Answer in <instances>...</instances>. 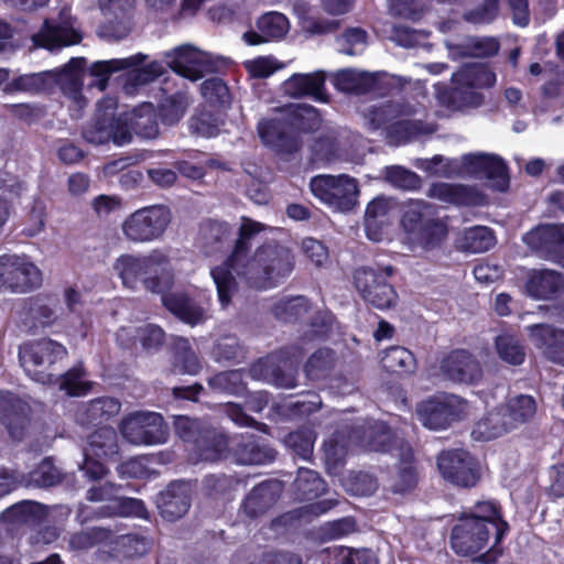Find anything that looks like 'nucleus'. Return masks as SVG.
I'll list each match as a JSON object with an SVG mask.
<instances>
[{"label":"nucleus","instance_id":"1","mask_svg":"<svg viewBox=\"0 0 564 564\" xmlns=\"http://www.w3.org/2000/svg\"><path fill=\"white\" fill-rule=\"evenodd\" d=\"M265 225L242 217L239 235L230 257L223 264L212 270L217 288L220 305L227 307L238 290L235 272L250 288L265 289L290 275L294 269V257L291 250L276 242L260 246L251 258L248 252L251 239L263 231Z\"/></svg>","mask_w":564,"mask_h":564},{"label":"nucleus","instance_id":"2","mask_svg":"<svg viewBox=\"0 0 564 564\" xmlns=\"http://www.w3.org/2000/svg\"><path fill=\"white\" fill-rule=\"evenodd\" d=\"M508 530L498 503L491 500L476 502L465 511L453 528L451 543L460 555H471L485 550L494 539L492 549L497 546Z\"/></svg>","mask_w":564,"mask_h":564},{"label":"nucleus","instance_id":"3","mask_svg":"<svg viewBox=\"0 0 564 564\" xmlns=\"http://www.w3.org/2000/svg\"><path fill=\"white\" fill-rule=\"evenodd\" d=\"M113 270L130 290L137 289L141 276L142 284L152 293H163L174 282L170 259L159 249L147 256L123 254L113 263Z\"/></svg>","mask_w":564,"mask_h":564},{"label":"nucleus","instance_id":"4","mask_svg":"<svg viewBox=\"0 0 564 564\" xmlns=\"http://www.w3.org/2000/svg\"><path fill=\"white\" fill-rule=\"evenodd\" d=\"M495 82V73L485 64H466L453 74L452 88L442 96V100L453 110L477 108L484 102L478 89L491 87Z\"/></svg>","mask_w":564,"mask_h":564},{"label":"nucleus","instance_id":"5","mask_svg":"<svg viewBox=\"0 0 564 564\" xmlns=\"http://www.w3.org/2000/svg\"><path fill=\"white\" fill-rule=\"evenodd\" d=\"M147 58L145 54L138 53L126 58L95 62L89 68V74L96 78L93 85L104 90L111 74L129 69L124 90L127 94H133L138 87L155 80L164 72L163 65L159 62H151L141 66Z\"/></svg>","mask_w":564,"mask_h":564},{"label":"nucleus","instance_id":"6","mask_svg":"<svg viewBox=\"0 0 564 564\" xmlns=\"http://www.w3.org/2000/svg\"><path fill=\"white\" fill-rule=\"evenodd\" d=\"M401 225L410 239L424 247L435 246L446 236V226L437 216V208L422 199L403 204Z\"/></svg>","mask_w":564,"mask_h":564},{"label":"nucleus","instance_id":"7","mask_svg":"<svg viewBox=\"0 0 564 564\" xmlns=\"http://www.w3.org/2000/svg\"><path fill=\"white\" fill-rule=\"evenodd\" d=\"M66 357L67 349L50 338L26 343L19 349V360L25 372L43 384L53 383L56 365Z\"/></svg>","mask_w":564,"mask_h":564},{"label":"nucleus","instance_id":"8","mask_svg":"<svg viewBox=\"0 0 564 564\" xmlns=\"http://www.w3.org/2000/svg\"><path fill=\"white\" fill-rule=\"evenodd\" d=\"M84 139L93 144H104L112 141L117 145L132 140L128 119L116 113V102L105 99L98 104L91 121L83 130Z\"/></svg>","mask_w":564,"mask_h":564},{"label":"nucleus","instance_id":"9","mask_svg":"<svg viewBox=\"0 0 564 564\" xmlns=\"http://www.w3.org/2000/svg\"><path fill=\"white\" fill-rule=\"evenodd\" d=\"M302 357L299 347H288L252 365L249 373L256 380H265L280 388H294L296 366Z\"/></svg>","mask_w":564,"mask_h":564},{"label":"nucleus","instance_id":"10","mask_svg":"<svg viewBox=\"0 0 564 564\" xmlns=\"http://www.w3.org/2000/svg\"><path fill=\"white\" fill-rule=\"evenodd\" d=\"M310 187L316 198L338 212H349L358 203V183L346 174L316 175Z\"/></svg>","mask_w":564,"mask_h":564},{"label":"nucleus","instance_id":"11","mask_svg":"<svg viewBox=\"0 0 564 564\" xmlns=\"http://www.w3.org/2000/svg\"><path fill=\"white\" fill-rule=\"evenodd\" d=\"M394 268L387 265L381 268L362 267L354 273V284L362 299L373 306L384 310L392 307L398 295L387 279L392 276Z\"/></svg>","mask_w":564,"mask_h":564},{"label":"nucleus","instance_id":"12","mask_svg":"<svg viewBox=\"0 0 564 564\" xmlns=\"http://www.w3.org/2000/svg\"><path fill=\"white\" fill-rule=\"evenodd\" d=\"M171 223V213L163 205L140 208L122 223V232L128 240L148 242L159 239Z\"/></svg>","mask_w":564,"mask_h":564},{"label":"nucleus","instance_id":"13","mask_svg":"<svg viewBox=\"0 0 564 564\" xmlns=\"http://www.w3.org/2000/svg\"><path fill=\"white\" fill-rule=\"evenodd\" d=\"M119 431L121 436L132 445L161 444L167 437L163 417L156 412H132L122 417Z\"/></svg>","mask_w":564,"mask_h":564},{"label":"nucleus","instance_id":"14","mask_svg":"<svg viewBox=\"0 0 564 564\" xmlns=\"http://www.w3.org/2000/svg\"><path fill=\"white\" fill-rule=\"evenodd\" d=\"M42 272L26 257L3 254L0 257V290L26 293L40 288Z\"/></svg>","mask_w":564,"mask_h":564},{"label":"nucleus","instance_id":"15","mask_svg":"<svg viewBox=\"0 0 564 564\" xmlns=\"http://www.w3.org/2000/svg\"><path fill=\"white\" fill-rule=\"evenodd\" d=\"M437 467L445 480L463 488L476 486L481 477L478 460L464 449L441 452L437 456Z\"/></svg>","mask_w":564,"mask_h":564},{"label":"nucleus","instance_id":"16","mask_svg":"<svg viewBox=\"0 0 564 564\" xmlns=\"http://www.w3.org/2000/svg\"><path fill=\"white\" fill-rule=\"evenodd\" d=\"M463 402L456 395H443L426 400L416 408L420 422L431 430H443L457 420Z\"/></svg>","mask_w":564,"mask_h":564},{"label":"nucleus","instance_id":"17","mask_svg":"<svg viewBox=\"0 0 564 564\" xmlns=\"http://www.w3.org/2000/svg\"><path fill=\"white\" fill-rule=\"evenodd\" d=\"M80 39V34L74 28L68 8L61 10L56 21L45 20L43 29L32 36L35 46L45 47L51 51L76 44Z\"/></svg>","mask_w":564,"mask_h":564},{"label":"nucleus","instance_id":"18","mask_svg":"<svg viewBox=\"0 0 564 564\" xmlns=\"http://www.w3.org/2000/svg\"><path fill=\"white\" fill-rule=\"evenodd\" d=\"M166 64L178 75L196 82L214 70L210 56L192 45H182L165 53Z\"/></svg>","mask_w":564,"mask_h":564},{"label":"nucleus","instance_id":"19","mask_svg":"<svg viewBox=\"0 0 564 564\" xmlns=\"http://www.w3.org/2000/svg\"><path fill=\"white\" fill-rule=\"evenodd\" d=\"M440 369L445 378L458 383L475 384L482 378L480 362L465 349H456L445 356Z\"/></svg>","mask_w":564,"mask_h":564},{"label":"nucleus","instance_id":"20","mask_svg":"<svg viewBox=\"0 0 564 564\" xmlns=\"http://www.w3.org/2000/svg\"><path fill=\"white\" fill-rule=\"evenodd\" d=\"M462 167L470 175L492 181V186L498 191L508 187L507 167L498 156L482 153L466 154L462 158Z\"/></svg>","mask_w":564,"mask_h":564},{"label":"nucleus","instance_id":"21","mask_svg":"<svg viewBox=\"0 0 564 564\" xmlns=\"http://www.w3.org/2000/svg\"><path fill=\"white\" fill-rule=\"evenodd\" d=\"M276 452L253 434H240L231 437V457L241 465H262L272 463Z\"/></svg>","mask_w":564,"mask_h":564},{"label":"nucleus","instance_id":"22","mask_svg":"<svg viewBox=\"0 0 564 564\" xmlns=\"http://www.w3.org/2000/svg\"><path fill=\"white\" fill-rule=\"evenodd\" d=\"M283 120L263 119L258 123V133L264 144L281 154H291L301 148L299 135L288 131Z\"/></svg>","mask_w":564,"mask_h":564},{"label":"nucleus","instance_id":"23","mask_svg":"<svg viewBox=\"0 0 564 564\" xmlns=\"http://www.w3.org/2000/svg\"><path fill=\"white\" fill-rule=\"evenodd\" d=\"M121 402L111 397H101L82 402L74 412L75 422L82 426L98 425L119 414Z\"/></svg>","mask_w":564,"mask_h":564},{"label":"nucleus","instance_id":"24","mask_svg":"<svg viewBox=\"0 0 564 564\" xmlns=\"http://www.w3.org/2000/svg\"><path fill=\"white\" fill-rule=\"evenodd\" d=\"M325 73L314 72L310 74H294L286 79L282 89L285 95L300 98L311 97L317 101L327 102L328 95L325 90Z\"/></svg>","mask_w":564,"mask_h":564},{"label":"nucleus","instance_id":"25","mask_svg":"<svg viewBox=\"0 0 564 564\" xmlns=\"http://www.w3.org/2000/svg\"><path fill=\"white\" fill-rule=\"evenodd\" d=\"M530 337L543 356L564 366V329L552 325L539 324L529 327Z\"/></svg>","mask_w":564,"mask_h":564},{"label":"nucleus","instance_id":"26","mask_svg":"<svg viewBox=\"0 0 564 564\" xmlns=\"http://www.w3.org/2000/svg\"><path fill=\"white\" fill-rule=\"evenodd\" d=\"M191 506V487L187 482H172L158 498V508L161 516L175 521L182 518Z\"/></svg>","mask_w":564,"mask_h":564},{"label":"nucleus","instance_id":"27","mask_svg":"<svg viewBox=\"0 0 564 564\" xmlns=\"http://www.w3.org/2000/svg\"><path fill=\"white\" fill-rule=\"evenodd\" d=\"M524 242L544 254L564 253V225H543L528 232Z\"/></svg>","mask_w":564,"mask_h":564},{"label":"nucleus","instance_id":"28","mask_svg":"<svg viewBox=\"0 0 564 564\" xmlns=\"http://www.w3.org/2000/svg\"><path fill=\"white\" fill-rule=\"evenodd\" d=\"M282 492L278 480L263 481L250 491L243 501V512L250 518H257L275 505Z\"/></svg>","mask_w":564,"mask_h":564},{"label":"nucleus","instance_id":"29","mask_svg":"<svg viewBox=\"0 0 564 564\" xmlns=\"http://www.w3.org/2000/svg\"><path fill=\"white\" fill-rule=\"evenodd\" d=\"M162 303L173 315L192 326L204 323L208 317L207 308L182 292L163 295Z\"/></svg>","mask_w":564,"mask_h":564},{"label":"nucleus","instance_id":"30","mask_svg":"<svg viewBox=\"0 0 564 564\" xmlns=\"http://www.w3.org/2000/svg\"><path fill=\"white\" fill-rule=\"evenodd\" d=\"M289 31V20L279 12H269L257 21V31H248L242 37L249 45H258L283 37Z\"/></svg>","mask_w":564,"mask_h":564},{"label":"nucleus","instance_id":"31","mask_svg":"<svg viewBox=\"0 0 564 564\" xmlns=\"http://www.w3.org/2000/svg\"><path fill=\"white\" fill-rule=\"evenodd\" d=\"M426 195L430 198L454 205H478L481 200V196L474 188L445 182L432 184Z\"/></svg>","mask_w":564,"mask_h":564},{"label":"nucleus","instance_id":"32","mask_svg":"<svg viewBox=\"0 0 564 564\" xmlns=\"http://www.w3.org/2000/svg\"><path fill=\"white\" fill-rule=\"evenodd\" d=\"M355 441L370 452H388L392 449V435L383 422L369 423L367 426L354 429Z\"/></svg>","mask_w":564,"mask_h":564},{"label":"nucleus","instance_id":"33","mask_svg":"<svg viewBox=\"0 0 564 564\" xmlns=\"http://www.w3.org/2000/svg\"><path fill=\"white\" fill-rule=\"evenodd\" d=\"M378 78V73L347 68L335 74L334 84L345 93L365 94L376 89Z\"/></svg>","mask_w":564,"mask_h":564},{"label":"nucleus","instance_id":"34","mask_svg":"<svg viewBox=\"0 0 564 564\" xmlns=\"http://www.w3.org/2000/svg\"><path fill=\"white\" fill-rule=\"evenodd\" d=\"M415 112V108L409 104L388 101L379 107L368 109L365 113V120L370 130H377L394 119L408 117Z\"/></svg>","mask_w":564,"mask_h":564},{"label":"nucleus","instance_id":"35","mask_svg":"<svg viewBox=\"0 0 564 564\" xmlns=\"http://www.w3.org/2000/svg\"><path fill=\"white\" fill-rule=\"evenodd\" d=\"M196 449L199 458L206 462L231 457V437L218 433L215 430L207 429L204 434H202V440Z\"/></svg>","mask_w":564,"mask_h":564},{"label":"nucleus","instance_id":"36","mask_svg":"<svg viewBox=\"0 0 564 564\" xmlns=\"http://www.w3.org/2000/svg\"><path fill=\"white\" fill-rule=\"evenodd\" d=\"M562 286V276L552 270L532 271L527 282V292L538 300L553 296Z\"/></svg>","mask_w":564,"mask_h":564},{"label":"nucleus","instance_id":"37","mask_svg":"<svg viewBox=\"0 0 564 564\" xmlns=\"http://www.w3.org/2000/svg\"><path fill=\"white\" fill-rule=\"evenodd\" d=\"M283 119L293 132L316 130L322 122L318 110L306 104L289 106L284 110Z\"/></svg>","mask_w":564,"mask_h":564},{"label":"nucleus","instance_id":"38","mask_svg":"<svg viewBox=\"0 0 564 564\" xmlns=\"http://www.w3.org/2000/svg\"><path fill=\"white\" fill-rule=\"evenodd\" d=\"M388 127L389 137L397 143H404L414 139L431 135L436 131V124L422 120L401 119Z\"/></svg>","mask_w":564,"mask_h":564},{"label":"nucleus","instance_id":"39","mask_svg":"<svg viewBox=\"0 0 564 564\" xmlns=\"http://www.w3.org/2000/svg\"><path fill=\"white\" fill-rule=\"evenodd\" d=\"M502 406L512 430L531 422L538 411L535 399L528 394H519L510 398Z\"/></svg>","mask_w":564,"mask_h":564},{"label":"nucleus","instance_id":"40","mask_svg":"<svg viewBox=\"0 0 564 564\" xmlns=\"http://www.w3.org/2000/svg\"><path fill=\"white\" fill-rule=\"evenodd\" d=\"M510 431H512V427L508 423V417L503 406H500L495 411L489 412L485 417L476 423L473 436L478 441H488L499 437Z\"/></svg>","mask_w":564,"mask_h":564},{"label":"nucleus","instance_id":"41","mask_svg":"<svg viewBox=\"0 0 564 564\" xmlns=\"http://www.w3.org/2000/svg\"><path fill=\"white\" fill-rule=\"evenodd\" d=\"M230 241V228L226 223L206 220L200 225L199 242L206 253L220 251Z\"/></svg>","mask_w":564,"mask_h":564},{"label":"nucleus","instance_id":"42","mask_svg":"<svg viewBox=\"0 0 564 564\" xmlns=\"http://www.w3.org/2000/svg\"><path fill=\"white\" fill-rule=\"evenodd\" d=\"M84 452L86 455H95L97 458H108L117 455L119 445L115 429L104 426L91 433Z\"/></svg>","mask_w":564,"mask_h":564},{"label":"nucleus","instance_id":"43","mask_svg":"<svg viewBox=\"0 0 564 564\" xmlns=\"http://www.w3.org/2000/svg\"><path fill=\"white\" fill-rule=\"evenodd\" d=\"M401 455L404 457L403 464L398 468L397 474L392 478L390 490L397 495L410 494L417 484V476L415 468L409 462L412 457V449L408 444L401 443Z\"/></svg>","mask_w":564,"mask_h":564},{"label":"nucleus","instance_id":"44","mask_svg":"<svg viewBox=\"0 0 564 564\" xmlns=\"http://www.w3.org/2000/svg\"><path fill=\"white\" fill-rule=\"evenodd\" d=\"M382 367L397 375H410L416 369V360L413 354L404 347L393 346L383 351Z\"/></svg>","mask_w":564,"mask_h":564},{"label":"nucleus","instance_id":"45","mask_svg":"<svg viewBox=\"0 0 564 564\" xmlns=\"http://www.w3.org/2000/svg\"><path fill=\"white\" fill-rule=\"evenodd\" d=\"M202 364L191 347L188 339L178 337L174 340L173 371L175 373L197 375Z\"/></svg>","mask_w":564,"mask_h":564},{"label":"nucleus","instance_id":"46","mask_svg":"<svg viewBox=\"0 0 564 564\" xmlns=\"http://www.w3.org/2000/svg\"><path fill=\"white\" fill-rule=\"evenodd\" d=\"M391 208L392 202L382 196L376 197L368 204L365 214V226L371 240H380L378 228L386 223Z\"/></svg>","mask_w":564,"mask_h":564},{"label":"nucleus","instance_id":"47","mask_svg":"<svg viewBox=\"0 0 564 564\" xmlns=\"http://www.w3.org/2000/svg\"><path fill=\"white\" fill-rule=\"evenodd\" d=\"M122 117L128 119L130 129L132 128L137 134L143 138L152 139L159 134V126L152 105H144L130 116L122 113Z\"/></svg>","mask_w":564,"mask_h":564},{"label":"nucleus","instance_id":"48","mask_svg":"<svg viewBox=\"0 0 564 564\" xmlns=\"http://www.w3.org/2000/svg\"><path fill=\"white\" fill-rule=\"evenodd\" d=\"M311 305L306 297L295 296L281 299L271 308L273 315L283 322H296L304 318L310 312Z\"/></svg>","mask_w":564,"mask_h":564},{"label":"nucleus","instance_id":"49","mask_svg":"<svg viewBox=\"0 0 564 564\" xmlns=\"http://www.w3.org/2000/svg\"><path fill=\"white\" fill-rule=\"evenodd\" d=\"M297 497L303 500L317 498L325 491V482L319 475L308 468H299L293 482Z\"/></svg>","mask_w":564,"mask_h":564},{"label":"nucleus","instance_id":"50","mask_svg":"<svg viewBox=\"0 0 564 564\" xmlns=\"http://www.w3.org/2000/svg\"><path fill=\"white\" fill-rule=\"evenodd\" d=\"M61 481V474L50 462H42L28 475L19 474V486L24 487H51Z\"/></svg>","mask_w":564,"mask_h":564},{"label":"nucleus","instance_id":"51","mask_svg":"<svg viewBox=\"0 0 564 564\" xmlns=\"http://www.w3.org/2000/svg\"><path fill=\"white\" fill-rule=\"evenodd\" d=\"M86 372L82 366H76L64 375L55 373L53 383L58 384L59 389L68 395H84L89 392L91 383L85 379Z\"/></svg>","mask_w":564,"mask_h":564},{"label":"nucleus","instance_id":"52","mask_svg":"<svg viewBox=\"0 0 564 564\" xmlns=\"http://www.w3.org/2000/svg\"><path fill=\"white\" fill-rule=\"evenodd\" d=\"M85 65L84 57H74L59 70L58 82L62 88L74 98L80 93Z\"/></svg>","mask_w":564,"mask_h":564},{"label":"nucleus","instance_id":"53","mask_svg":"<svg viewBox=\"0 0 564 564\" xmlns=\"http://www.w3.org/2000/svg\"><path fill=\"white\" fill-rule=\"evenodd\" d=\"M352 438L355 440L354 435ZM348 448L349 440L344 431L336 432L324 443L325 463L332 473L344 463Z\"/></svg>","mask_w":564,"mask_h":564},{"label":"nucleus","instance_id":"54","mask_svg":"<svg viewBox=\"0 0 564 564\" xmlns=\"http://www.w3.org/2000/svg\"><path fill=\"white\" fill-rule=\"evenodd\" d=\"M208 387L218 393L242 394L246 391L242 370L219 372L208 379Z\"/></svg>","mask_w":564,"mask_h":564},{"label":"nucleus","instance_id":"55","mask_svg":"<svg viewBox=\"0 0 564 564\" xmlns=\"http://www.w3.org/2000/svg\"><path fill=\"white\" fill-rule=\"evenodd\" d=\"M189 105L185 93H175L164 98L160 105V117L163 123L172 126L181 120Z\"/></svg>","mask_w":564,"mask_h":564},{"label":"nucleus","instance_id":"56","mask_svg":"<svg viewBox=\"0 0 564 564\" xmlns=\"http://www.w3.org/2000/svg\"><path fill=\"white\" fill-rule=\"evenodd\" d=\"M494 245V232L488 227L482 226L469 228L462 239V248L474 253L485 252Z\"/></svg>","mask_w":564,"mask_h":564},{"label":"nucleus","instance_id":"57","mask_svg":"<svg viewBox=\"0 0 564 564\" xmlns=\"http://www.w3.org/2000/svg\"><path fill=\"white\" fill-rule=\"evenodd\" d=\"M223 120L215 113L207 110H199L188 120V128L193 134L205 138L215 137L219 133Z\"/></svg>","mask_w":564,"mask_h":564},{"label":"nucleus","instance_id":"58","mask_svg":"<svg viewBox=\"0 0 564 564\" xmlns=\"http://www.w3.org/2000/svg\"><path fill=\"white\" fill-rule=\"evenodd\" d=\"M112 532L105 528H91L86 531L75 533L69 539V549L83 551L90 549L97 544L106 543L112 540Z\"/></svg>","mask_w":564,"mask_h":564},{"label":"nucleus","instance_id":"59","mask_svg":"<svg viewBox=\"0 0 564 564\" xmlns=\"http://www.w3.org/2000/svg\"><path fill=\"white\" fill-rule=\"evenodd\" d=\"M496 350L498 356L510 365H521L525 352L520 341L510 335H501L496 338Z\"/></svg>","mask_w":564,"mask_h":564},{"label":"nucleus","instance_id":"60","mask_svg":"<svg viewBox=\"0 0 564 564\" xmlns=\"http://www.w3.org/2000/svg\"><path fill=\"white\" fill-rule=\"evenodd\" d=\"M285 445L303 459L313 454L315 433L310 429L292 432L284 440Z\"/></svg>","mask_w":564,"mask_h":564},{"label":"nucleus","instance_id":"61","mask_svg":"<svg viewBox=\"0 0 564 564\" xmlns=\"http://www.w3.org/2000/svg\"><path fill=\"white\" fill-rule=\"evenodd\" d=\"M42 516V506L33 501H23L3 512L4 520L12 523H31Z\"/></svg>","mask_w":564,"mask_h":564},{"label":"nucleus","instance_id":"62","mask_svg":"<svg viewBox=\"0 0 564 564\" xmlns=\"http://www.w3.org/2000/svg\"><path fill=\"white\" fill-rule=\"evenodd\" d=\"M334 356L330 349H318L305 365L306 376L312 380H318L328 375L333 368Z\"/></svg>","mask_w":564,"mask_h":564},{"label":"nucleus","instance_id":"63","mask_svg":"<svg viewBox=\"0 0 564 564\" xmlns=\"http://www.w3.org/2000/svg\"><path fill=\"white\" fill-rule=\"evenodd\" d=\"M176 435L184 442L192 443L195 448L199 445L202 434L208 429L200 421L188 416H177L174 421Z\"/></svg>","mask_w":564,"mask_h":564},{"label":"nucleus","instance_id":"64","mask_svg":"<svg viewBox=\"0 0 564 564\" xmlns=\"http://www.w3.org/2000/svg\"><path fill=\"white\" fill-rule=\"evenodd\" d=\"M200 93L210 105H229L231 100L227 85L218 77L205 80L200 85Z\"/></svg>","mask_w":564,"mask_h":564}]
</instances>
